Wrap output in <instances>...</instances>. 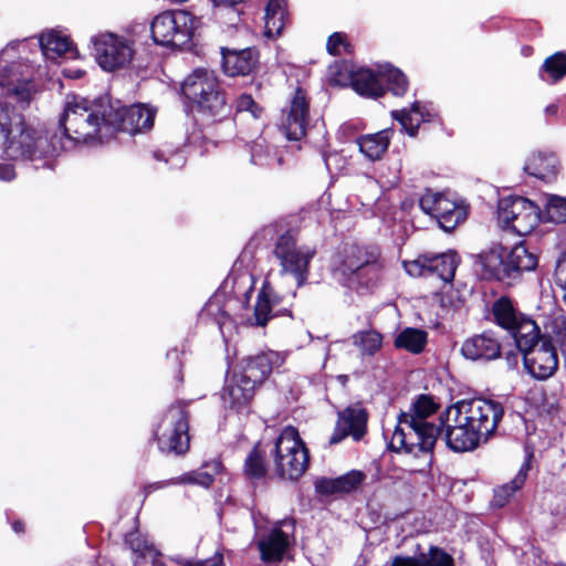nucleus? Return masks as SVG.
<instances>
[{"label": "nucleus", "instance_id": "obj_1", "mask_svg": "<svg viewBox=\"0 0 566 566\" xmlns=\"http://www.w3.org/2000/svg\"><path fill=\"white\" fill-rule=\"evenodd\" d=\"M104 109L108 112L107 97L94 102L80 96L67 97L59 120L63 139L57 145L45 132L28 125L22 115L11 116L7 108L0 106V136L6 137L4 154L10 159L30 161L35 169L51 168L60 149L103 143L112 137L109 120L103 118Z\"/></svg>", "mask_w": 566, "mask_h": 566}, {"label": "nucleus", "instance_id": "obj_2", "mask_svg": "<svg viewBox=\"0 0 566 566\" xmlns=\"http://www.w3.org/2000/svg\"><path fill=\"white\" fill-rule=\"evenodd\" d=\"M504 415L497 401L475 398L460 400L441 416L448 447L457 452L474 450L495 432Z\"/></svg>", "mask_w": 566, "mask_h": 566}, {"label": "nucleus", "instance_id": "obj_3", "mask_svg": "<svg viewBox=\"0 0 566 566\" xmlns=\"http://www.w3.org/2000/svg\"><path fill=\"white\" fill-rule=\"evenodd\" d=\"M25 46L24 41L11 42L0 52V88L22 109L30 107L40 93L33 67L19 55Z\"/></svg>", "mask_w": 566, "mask_h": 566}, {"label": "nucleus", "instance_id": "obj_4", "mask_svg": "<svg viewBox=\"0 0 566 566\" xmlns=\"http://www.w3.org/2000/svg\"><path fill=\"white\" fill-rule=\"evenodd\" d=\"M439 431L437 426L418 424L410 416H399L389 446L392 451L403 452L418 461L411 471H424L431 464Z\"/></svg>", "mask_w": 566, "mask_h": 566}, {"label": "nucleus", "instance_id": "obj_5", "mask_svg": "<svg viewBox=\"0 0 566 566\" xmlns=\"http://www.w3.org/2000/svg\"><path fill=\"white\" fill-rule=\"evenodd\" d=\"M484 279L510 283L520 272L532 271L537 265V256L523 243L507 251L502 245H493L479 255L476 263Z\"/></svg>", "mask_w": 566, "mask_h": 566}, {"label": "nucleus", "instance_id": "obj_6", "mask_svg": "<svg viewBox=\"0 0 566 566\" xmlns=\"http://www.w3.org/2000/svg\"><path fill=\"white\" fill-rule=\"evenodd\" d=\"M181 94L198 111L217 116L227 111V102L213 71L197 69L181 83Z\"/></svg>", "mask_w": 566, "mask_h": 566}, {"label": "nucleus", "instance_id": "obj_7", "mask_svg": "<svg viewBox=\"0 0 566 566\" xmlns=\"http://www.w3.org/2000/svg\"><path fill=\"white\" fill-rule=\"evenodd\" d=\"M273 458L276 472L283 479L297 480L308 468V451L294 427H286L277 437Z\"/></svg>", "mask_w": 566, "mask_h": 566}, {"label": "nucleus", "instance_id": "obj_8", "mask_svg": "<svg viewBox=\"0 0 566 566\" xmlns=\"http://www.w3.org/2000/svg\"><path fill=\"white\" fill-rule=\"evenodd\" d=\"M91 44L95 61L106 72L128 67L136 53L135 42L132 39L108 31L93 35Z\"/></svg>", "mask_w": 566, "mask_h": 566}, {"label": "nucleus", "instance_id": "obj_9", "mask_svg": "<svg viewBox=\"0 0 566 566\" xmlns=\"http://www.w3.org/2000/svg\"><path fill=\"white\" fill-rule=\"evenodd\" d=\"M198 24V18L189 11H165L154 18L150 31L157 44L181 46L189 43Z\"/></svg>", "mask_w": 566, "mask_h": 566}, {"label": "nucleus", "instance_id": "obj_10", "mask_svg": "<svg viewBox=\"0 0 566 566\" xmlns=\"http://www.w3.org/2000/svg\"><path fill=\"white\" fill-rule=\"evenodd\" d=\"M188 430V416L184 406L180 403L170 406L155 431L159 450L167 454L186 453L190 443Z\"/></svg>", "mask_w": 566, "mask_h": 566}, {"label": "nucleus", "instance_id": "obj_11", "mask_svg": "<svg viewBox=\"0 0 566 566\" xmlns=\"http://www.w3.org/2000/svg\"><path fill=\"white\" fill-rule=\"evenodd\" d=\"M384 82L394 95H403L408 87L406 76L390 65L379 67L378 73L369 69L354 70L352 86L360 95L377 98L385 93Z\"/></svg>", "mask_w": 566, "mask_h": 566}, {"label": "nucleus", "instance_id": "obj_12", "mask_svg": "<svg viewBox=\"0 0 566 566\" xmlns=\"http://www.w3.org/2000/svg\"><path fill=\"white\" fill-rule=\"evenodd\" d=\"M499 224L518 235L532 233L541 221L538 207L523 197H506L500 200L497 209Z\"/></svg>", "mask_w": 566, "mask_h": 566}, {"label": "nucleus", "instance_id": "obj_13", "mask_svg": "<svg viewBox=\"0 0 566 566\" xmlns=\"http://www.w3.org/2000/svg\"><path fill=\"white\" fill-rule=\"evenodd\" d=\"M294 542V523L283 520L268 530L259 528L258 547L261 559L276 563L286 558Z\"/></svg>", "mask_w": 566, "mask_h": 566}, {"label": "nucleus", "instance_id": "obj_14", "mask_svg": "<svg viewBox=\"0 0 566 566\" xmlns=\"http://www.w3.org/2000/svg\"><path fill=\"white\" fill-rule=\"evenodd\" d=\"M274 253L280 260L282 270L292 274L297 285H302L306 281L310 262L316 253L315 248L297 245L291 234H284L280 237Z\"/></svg>", "mask_w": 566, "mask_h": 566}, {"label": "nucleus", "instance_id": "obj_15", "mask_svg": "<svg viewBox=\"0 0 566 566\" xmlns=\"http://www.w3.org/2000/svg\"><path fill=\"white\" fill-rule=\"evenodd\" d=\"M103 118L109 120L111 136L117 130L132 135L149 129L154 124L155 113L142 104L116 107L108 102V112L104 109Z\"/></svg>", "mask_w": 566, "mask_h": 566}, {"label": "nucleus", "instance_id": "obj_16", "mask_svg": "<svg viewBox=\"0 0 566 566\" xmlns=\"http://www.w3.org/2000/svg\"><path fill=\"white\" fill-rule=\"evenodd\" d=\"M419 205L424 213L434 218L448 231L467 218L465 209L444 193L428 190L421 196Z\"/></svg>", "mask_w": 566, "mask_h": 566}, {"label": "nucleus", "instance_id": "obj_17", "mask_svg": "<svg viewBox=\"0 0 566 566\" xmlns=\"http://www.w3.org/2000/svg\"><path fill=\"white\" fill-rule=\"evenodd\" d=\"M460 259L455 252L438 255H420L416 260L403 262L405 270L411 276L438 275L443 282H451Z\"/></svg>", "mask_w": 566, "mask_h": 566}, {"label": "nucleus", "instance_id": "obj_18", "mask_svg": "<svg viewBox=\"0 0 566 566\" xmlns=\"http://www.w3.org/2000/svg\"><path fill=\"white\" fill-rule=\"evenodd\" d=\"M308 102L302 88H297L286 109L282 111L280 128L290 140H300L306 134Z\"/></svg>", "mask_w": 566, "mask_h": 566}, {"label": "nucleus", "instance_id": "obj_19", "mask_svg": "<svg viewBox=\"0 0 566 566\" xmlns=\"http://www.w3.org/2000/svg\"><path fill=\"white\" fill-rule=\"evenodd\" d=\"M522 354L525 369L536 379L545 380L557 370L556 349L547 339Z\"/></svg>", "mask_w": 566, "mask_h": 566}, {"label": "nucleus", "instance_id": "obj_20", "mask_svg": "<svg viewBox=\"0 0 566 566\" xmlns=\"http://www.w3.org/2000/svg\"><path fill=\"white\" fill-rule=\"evenodd\" d=\"M284 363V356L274 350L261 352L255 356L245 358L237 370L242 375L241 380H249L255 387L264 382L273 368Z\"/></svg>", "mask_w": 566, "mask_h": 566}, {"label": "nucleus", "instance_id": "obj_21", "mask_svg": "<svg viewBox=\"0 0 566 566\" xmlns=\"http://www.w3.org/2000/svg\"><path fill=\"white\" fill-rule=\"evenodd\" d=\"M368 415L358 406L344 409L338 413V419L333 434L329 438L331 444L342 442L346 437L359 441L366 433Z\"/></svg>", "mask_w": 566, "mask_h": 566}, {"label": "nucleus", "instance_id": "obj_22", "mask_svg": "<svg viewBox=\"0 0 566 566\" xmlns=\"http://www.w3.org/2000/svg\"><path fill=\"white\" fill-rule=\"evenodd\" d=\"M376 249H367L358 245L345 248L335 264V273L342 275L344 282L348 285L353 279L360 273L363 268L373 260Z\"/></svg>", "mask_w": 566, "mask_h": 566}, {"label": "nucleus", "instance_id": "obj_23", "mask_svg": "<svg viewBox=\"0 0 566 566\" xmlns=\"http://www.w3.org/2000/svg\"><path fill=\"white\" fill-rule=\"evenodd\" d=\"M461 354L471 360H491L500 356L501 344L493 334L482 333L465 339L461 346Z\"/></svg>", "mask_w": 566, "mask_h": 566}, {"label": "nucleus", "instance_id": "obj_24", "mask_svg": "<svg viewBox=\"0 0 566 566\" xmlns=\"http://www.w3.org/2000/svg\"><path fill=\"white\" fill-rule=\"evenodd\" d=\"M222 464L218 460L205 463L198 470L188 472L179 476L177 480L161 481L154 484H149L145 488L146 493H150L154 490L163 489L170 484H196L203 488H208L213 482L214 475L220 473Z\"/></svg>", "mask_w": 566, "mask_h": 566}, {"label": "nucleus", "instance_id": "obj_25", "mask_svg": "<svg viewBox=\"0 0 566 566\" xmlns=\"http://www.w3.org/2000/svg\"><path fill=\"white\" fill-rule=\"evenodd\" d=\"M259 54L256 50L247 48L243 50L222 49V66L229 76L248 75L256 66Z\"/></svg>", "mask_w": 566, "mask_h": 566}, {"label": "nucleus", "instance_id": "obj_26", "mask_svg": "<svg viewBox=\"0 0 566 566\" xmlns=\"http://www.w3.org/2000/svg\"><path fill=\"white\" fill-rule=\"evenodd\" d=\"M240 378H242V375L235 370L227 380V385L222 391L223 403L227 407L237 410L247 406L251 401L256 388L249 380H241Z\"/></svg>", "mask_w": 566, "mask_h": 566}, {"label": "nucleus", "instance_id": "obj_27", "mask_svg": "<svg viewBox=\"0 0 566 566\" xmlns=\"http://www.w3.org/2000/svg\"><path fill=\"white\" fill-rule=\"evenodd\" d=\"M390 566H454L451 555L437 546H430L427 552H421L412 556L397 555Z\"/></svg>", "mask_w": 566, "mask_h": 566}, {"label": "nucleus", "instance_id": "obj_28", "mask_svg": "<svg viewBox=\"0 0 566 566\" xmlns=\"http://www.w3.org/2000/svg\"><path fill=\"white\" fill-rule=\"evenodd\" d=\"M39 44L48 60L55 61L61 56L74 57L76 54L70 39L56 30L43 32L39 39Z\"/></svg>", "mask_w": 566, "mask_h": 566}, {"label": "nucleus", "instance_id": "obj_29", "mask_svg": "<svg viewBox=\"0 0 566 566\" xmlns=\"http://www.w3.org/2000/svg\"><path fill=\"white\" fill-rule=\"evenodd\" d=\"M281 298L277 296L269 283H264L258 294L253 315L248 318L252 326L264 327L275 315L274 307L279 305Z\"/></svg>", "mask_w": 566, "mask_h": 566}, {"label": "nucleus", "instance_id": "obj_30", "mask_svg": "<svg viewBox=\"0 0 566 566\" xmlns=\"http://www.w3.org/2000/svg\"><path fill=\"white\" fill-rule=\"evenodd\" d=\"M392 134L391 129H382L360 136L357 138L359 151L371 161L381 159L390 145Z\"/></svg>", "mask_w": 566, "mask_h": 566}, {"label": "nucleus", "instance_id": "obj_31", "mask_svg": "<svg viewBox=\"0 0 566 566\" xmlns=\"http://www.w3.org/2000/svg\"><path fill=\"white\" fill-rule=\"evenodd\" d=\"M524 171L535 178L551 180L557 174V159L551 153H533L524 164Z\"/></svg>", "mask_w": 566, "mask_h": 566}, {"label": "nucleus", "instance_id": "obj_32", "mask_svg": "<svg viewBox=\"0 0 566 566\" xmlns=\"http://www.w3.org/2000/svg\"><path fill=\"white\" fill-rule=\"evenodd\" d=\"M509 333L513 336L521 353L526 352L533 346L546 340L539 336V328L536 323L524 315L516 322L515 326Z\"/></svg>", "mask_w": 566, "mask_h": 566}, {"label": "nucleus", "instance_id": "obj_33", "mask_svg": "<svg viewBox=\"0 0 566 566\" xmlns=\"http://www.w3.org/2000/svg\"><path fill=\"white\" fill-rule=\"evenodd\" d=\"M284 0H268L264 14V36L275 39L281 35L286 23Z\"/></svg>", "mask_w": 566, "mask_h": 566}, {"label": "nucleus", "instance_id": "obj_34", "mask_svg": "<svg viewBox=\"0 0 566 566\" xmlns=\"http://www.w3.org/2000/svg\"><path fill=\"white\" fill-rule=\"evenodd\" d=\"M522 316L523 314L515 308L513 302L506 296H501L492 304L491 321L507 332L512 331Z\"/></svg>", "mask_w": 566, "mask_h": 566}, {"label": "nucleus", "instance_id": "obj_35", "mask_svg": "<svg viewBox=\"0 0 566 566\" xmlns=\"http://www.w3.org/2000/svg\"><path fill=\"white\" fill-rule=\"evenodd\" d=\"M392 117L400 123L408 135L415 136L419 126L429 120L430 113L416 102L409 109L394 111Z\"/></svg>", "mask_w": 566, "mask_h": 566}, {"label": "nucleus", "instance_id": "obj_36", "mask_svg": "<svg viewBox=\"0 0 566 566\" xmlns=\"http://www.w3.org/2000/svg\"><path fill=\"white\" fill-rule=\"evenodd\" d=\"M427 342V332L419 328L407 327L397 335L395 346L412 354H420L423 352Z\"/></svg>", "mask_w": 566, "mask_h": 566}, {"label": "nucleus", "instance_id": "obj_37", "mask_svg": "<svg viewBox=\"0 0 566 566\" xmlns=\"http://www.w3.org/2000/svg\"><path fill=\"white\" fill-rule=\"evenodd\" d=\"M125 545L132 552V558L135 565H139L146 558L153 557L158 549L143 534L130 532L125 537Z\"/></svg>", "mask_w": 566, "mask_h": 566}, {"label": "nucleus", "instance_id": "obj_38", "mask_svg": "<svg viewBox=\"0 0 566 566\" xmlns=\"http://www.w3.org/2000/svg\"><path fill=\"white\" fill-rule=\"evenodd\" d=\"M352 342L361 356H374L382 347V335L375 329L357 332L352 336Z\"/></svg>", "mask_w": 566, "mask_h": 566}, {"label": "nucleus", "instance_id": "obj_39", "mask_svg": "<svg viewBox=\"0 0 566 566\" xmlns=\"http://www.w3.org/2000/svg\"><path fill=\"white\" fill-rule=\"evenodd\" d=\"M251 163L261 167L273 168L282 165V157L270 148L263 138H260L251 146Z\"/></svg>", "mask_w": 566, "mask_h": 566}, {"label": "nucleus", "instance_id": "obj_40", "mask_svg": "<svg viewBox=\"0 0 566 566\" xmlns=\"http://www.w3.org/2000/svg\"><path fill=\"white\" fill-rule=\"evenodd\" d=\"M437 409L438 405L431 397L421 395L410 406L409 411L402 412L400 416H410L418 424L433 426L428 418L434 415Z\"/></svg>", "mask_w": 566, "mask_h": 566}, {"label": "nucleus", "instance_id": "obj_41", "mask_svg": "<svg viewBox=\"0 0 566 566\" xmlns=\"http://www.w3.org/2000/svg\"><path fill=\"white\" fill-rule=\"evenodd\" d=\"M360 273H357L355 279H353V282H350L349 286H365V287H371L374 286L381 276L382 273V263L379 260V253L378 251L373 255V260H369Z\"/></svg>", "mask_w": 566, "mask_h": 566}, {"label": "nucleus", "instance_id": "obj_42", "mask_svg": "<svg viewBox=\"0 0 566 566\" xmlns=\"http://www.w3.org/2000/svg\"><path fill=\"white\" fill-rule=\"evenodd\" d=\"M526 469L521 468L518 473L515 475V478L512 480L510 484L502 485L501 488L495 490L493 503L495 506H503L509 501V499L513 495L514 492L520 490L525 480H526Z\"/></svg>", "mask_w": 566, "mask_h": 566}, {"label": "nucleus", "instance_id": "obj_43", "mask_svg": "<svg viewBox=\"0 0 566 566\" xmlns=\"http://www.w3.org/2000/svg\"><path fill=\"white\" fill-rule=\"evenodd\" d=\"M353 75L354 69L346 61L335 62L334 64L329 65L327 71L329 83L337 86L352 85Z\"/></svg>", "mask_w": 566, "mask_h": 566}, {"label": "nucleus", "instance_id": "obj_44", "mask_svg": "<svg viewBox=\"0 0 566 566\" xmlns=\"http://www.w3.org/2000/svg\"><path fill=\"white\" fill-rule=\"evenodd\" d=\"M543 70L554 82L560 80L566 75V54L557 52L547 57L543 65Z\"/></svg>", "mask_w": 566, "mask_h": 566}, {"label": "nucleus", "instance_id": "obj_45", "mask_svg": "<svg viewBox=\"0 0 566 566\" xmlns=\"http://www.w3.org/2000/svg\"><path fill=\"white\" fill-rule=\"evenodd\" d=\"M546 214L554 223L566 221V198L549 196L546 201Z\"/></svg>", "mask_w": 566, "mask_h": 566}, {"label": "nucleus", "instance_id": "obj_46", "mask_svg": "<svg viewBox=\"0 0 566 566\" xmlns=\"http://www.w3.org/2000/svg\"><path fill=\"white\" fill-rule=\"evenodd\" d=\"M245 472L252 478H261L265 473L263 453L256 446L245 460Z\"/></svg>", "mask_w": 566, "mask_h": 566}, {"label": "nucleus", "instance_id": "obj_47", "mask_svg": "<svg viewBox=\"0 0 566 566\" xmlns=\"http://www.w3.org/2000/svg\"><path fill=\"white\" fill-rule=\"evenodd\" d=\"M549 336L566 358V318L564 316H557L551 322Z\"/></svg>", "mask_w": 566, "mask_h": 566}, {"label": "nucleus", "instance_id": "obj_48", "mask_svg": "<svg viewBox=\"0 0 566 566\" xmlns=\"http://www.w3.org/2000/svg\"><path fill=\"white\" fill-rule=\"evenodd\" d=\"M337 479L340 493L346 494L355 491L365 480V474L361 471L353 470Z\"/></svg>", "mask_w": 566, "mask_h": 566}, {"label": "nucleus", "instance_id": "obj_49", "mask_svg": "<svg viewBox=\"0 0 566 566\" xmlns=\"http://www.w3.org/2000/svg\"><path fill=\"white\" fill-rule=\"evenodd\" d=\"M327 52L332 55H342L349 51V44L346 35L340 32L333 33L326 43Z\"/></svg>", "mask_w": 566, "mask_h": 566}, {"label": "nucleus", "instance_id": "obj_50", "mask_svg": "<svg viewBox=\"0 0 566 566\" xmlns=\"http://www.w3.org/2000/svg\"><path fill=\"white\" fill-rule=\"evenodd\" d=\"M315 491L325 496L340 495V490L337 484V479L319 478L314 483Z\"/></svg>", "mask_w": 566, "mask_h": 566}, {"label": "nucleus", "instance_id": "obj_51", "mask_svg": "<svg viewBox=\"0 0 566 566\" xmlns=\"http://www.w3.org/2000/svg\"><path fill=\"white\" fill-rule=\"evenodd\" d=\"M237 109L239 113H250L253 118H259L262 114V107L259 106L254 99L248 95L242 94L237 101Z\"/></svg>", "mask_w": 566, "mask_h": 566}, {"label": "nucleus", "instance_id": "obj_52", "mask_svg": "<svg viewBox=\"0 0 566 566\" xmlns=\"http://www.w3.org/2000/svg\"><path fill=\"white\" fill-rule=\"evenodd\" d=\"M171 560L181 566H223V556L220 553H216L212 557L201 562L181 557H172Z\"/></svg>", "mask_w": 566, "mask_h": 566}, {"label": "nucleus", "instance_id": "obj_53", "mask_svg": "<svg viewBox=\"0 0 566 566\" xmlns=\"http://www.w3.org/2000/svg\"><path fill=\"white\" fill-rule=\"evenodd\" d=\"M154 157H155L156 159H158V160L164 159L166 163H171V166H172V167H175V168H180V167H182V166H184V164H185V158H184V156H182V154H181V153H176V154L171 157V159H170V160H169V159L164 158V155H163V153H160V151H156V153H154Z\"/></svg>", "mask_w": 566, "mask_h": 566}, {"label": "nucleus", "instance_id": "obj_54", "mask_svg": "<svg viewBox=\"0 0 566 566\" xmlns=\"http://www.w3.org/2000/svg\"><path fill=\"white\" fill-rule=\"evenodd\" d=\"M14 177L15 171L11 164H0V180L11 181Z\"/></svg>", "mask_w": 566, "mask_h": 566}, {"label": "nucleus", "instance_id": "obj_55", "mask_svg": "<svg viewBox=\"0 0 566 566\" xmlns=\"http://www.w3.org/2000/svg\"><path fill=\"white\" fill-rule=\"evenodd\" d=\"M556 282L564 291V300L566 301V276H564V271L559 270L556 273Z\"/></svg>", "mask_w": 566, "mask_h": 566}, {"label": "nucleus", "instance_id": "obj_56", "mask_svg": "<svg viewBox=\"0 0 566 566\" xmlns=\"http://www.w3.org/2000/svg\"><path fill=\"white\" fill-rule=\"evenodd\" d=\"M150 562L153 566H167L159 551L153 557H150Z\"/></svg>", "mask_w": 566, "mask_h": 566}, {"label": "nucleus", "instance_id": "obj_57", "mask_svg": "<svg viewBox=\"0 0 566 566\" xmlns=\"http://www.w3.org/2000/svg\"><path fill=\"white\" fill-rule=\"evenodd\" d=\"M241 280L243 283L249 285V290L244 294L247 297H249V295L252 291L253 277L249 274H245V275L241 276Z\"/></svg>", "mask_w": 566, "mask_h": 566}, {"label": "nucleus", "instance_id": "obj_58", "mask_svg": "<svg viewBox=\"0 0 566 566\" xmlns=\"http://www.w3.org/2000/svg\"><path fill=\"white\" fill-rule=\"evenodd\" d=\"M213 2V4L216 6H233L238 2H241L242 0H211Z\"/></svg>", "mask_w": 566, "mask_h": 566}, {"label": "nucleus", "instance_id": "obj_59", "mask_svg": "<svg viewBox=\"0 0 566 566\" xmlns=\"http://www.w3.org/2000/svg\"><path fill=\"white\" fill-rule=\"evenodd\" d=\"M557 109H558V107H557V105H556V104H551V105H548V106L545 108V113H546L547 115H555V114L557 113Z\"/></svg>", "mask_w": 566, "mask_h": 566}, {"label": "nucleus", "instance_id": "obj_60", "mask_svg": "<svg viewBox=\"0 0 566 566\" xmlns=\"http://www.w3.org/2000/svg\"><path fill=\"white\" fill-rule=\"evenodd\" d=\"M12 527L15 533H22L24 530L23 524L21 522H14Z\"/></svg>", "mask_w": 566, "mask_h": 566}, {"label": "nucleus", "instance_id": "obj_61", "mask_svg": "<svg viewBox=\"0 0 566 566\" xmlns=\"http://www.w3.org/2000/svg\"><path fill=\"white\" fill-rule=\"evenodd\" d=\"M0 106H2V107H4V108H7V109H8V112H9V114H10L11 116H13V115H18L17 113L11 112L7 105H4V104L0 103ZM0 142H2V143H3V145L6 146V137H4V136H0Z\"/></svg>", "mask_w": 566, "mask_h": 566}, {"label": "nucleus", "instance_id": "obj_62", "mask_svg": "<svg viewBox=\"0 0 566 566\" xmlns=\"http://www.w3.org/2000/svg\"><path fill=\"white\" fill-rule=\"evenodd\" d=\"M222 317H223V321L218 319V324H219V328H220L221 333L223 334V333H224V332H223V328H224V326L227 325L226 316H224V314H223V313H222Z\"/></svg>", "mask_w": 566, "mask_h": 566}, {"label": "nucleus", "instance_id": "obj_63", "mask_svg": "<svg viewBox=\"0 0 566 566\" xmlns=\"http://www.w3.org/2000/svg\"><path fill=\"white\" fill-rule=\"evenodd\" d=\"M82 75H83V72H82V71H80V70H78V71H75V72H73V73L67 74V76H70V77H74V78H78V77H81Z\"/></svg>", "mask_w": 566, "mask_h": 566}, {"label": "nucleus", "instance_id": "obj_64", "mask_svg": "<svg viewBox=\"0 0 566 566\" xmlns=\"http://www.w3.org/2000/svg\"><path fill=\"white\" fill-rule=\"evenodd\" d=\"M396 171H397L396 176L394 177L392 180L389 181V184L391 186H395L398 182V180H399V168H397Z\"/></svg>", "mask_w": 566, "mask_h": 566}]
</instances>
